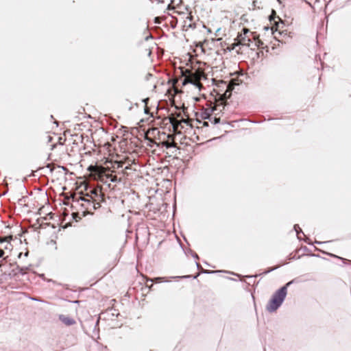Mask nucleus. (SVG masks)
Segmentation results:
<instances>
[{
    "label": "nucleus",
    "instance_id": "f257e3e1",
    "mask_svg": "<svg viewBox=\"0 0 351 351\" xmlns=\"http://www.w3.org/2000/svg\"><path fill=\"white\" fill-rule=\"evenodd\" d=\"M247 47L252 50L256 48L265 49L267 46L259 38L256 32H251L249 29L243 27L238 34L235 41L227 47L229 51H235L237 53H242V47Z\"/></svg>",
    "mask_w": 351,
    "mask_h": 351
},
{
    "label": "nucleus",
    "instance_id": "f03ea898",
    "mask_svg": "<svg viewBox=\"0 0 351 351\" xmlns=\"http://www.w3.org/2000/svg\"><path fill=\"white\" fill-rule=\"evenodd\" d=\"M180 77L173 78L171 80L172 87L167 90V93L169 96L174 97L177 93L180 91L176 86V84L179 82H182V85L184 86L187 84H191L195 86L196 87L200 88L202 86L201 83L202 78H206L205 73L203 69L198 68L191 69L180 68ZM171 82V80L169 81Z\"/></svg>",
    "mask_w": 351,
    "mask_h": 351
},
{
    "label": "nucleus",
    "instance_id": "7ed1b4c3",
    "mask_svg": "<svg viewBox=\"0 0 351 351\" xmlns=\"http://www.w3.org/2000/svg\"><path fill=\"white\" fill-rule=\"evenodd\" d=\"M226 105V99L221 96L219 99L215 101L213 106L205 109L202 117L204 119H208V121H204L203 125L208 126V122H210L213 125L220 123Z\"/></svg>",
    "mask_w": 351,
    "mask_h": 351
},
{
    "label": "nucleus",
    "instance_id": "20e7f679",
    "mask_svg": "<svg viewBox=\"0 0 351 351\" xmlns=\"http://www.w3.org/2000/svg\"><path fill=\"white\" fill-rule=\"evenodd\" d=\"M87 170L90 172V177L95 180H98L104 183L108 181L116 182H121V178L118 179L116 175L110 172L109 166L104 167L101 165H90Z\"/></svg>",
    "mask_w": 351,
    "mask_h": 351
},
{
    "label": "nucleus",
    "instance_id": "39448f33",
    "mask_svg": "<svg viewBox=\"0 0 351 351\" xmlns=\"http://www.w3.org/2000/svg\"><path fill=\"white\" fill-rule=\"evenodd\" d=\"M169 121L173 126V131L176 133H184L188 130H191L192 128V119L185 114H182L181 113H179L176 117L171 116L169 117Z\"/></svg>",
    "mask_w": 351,
    "mask_h": 351
},
{
    "label": "nucleus",
    "instance_id": "423d86ee",
    "mask_svg": "<svg viewBox=\"0 0 351 351\" xmlns=\"http://www.w3.org/2000/svg\"><path fill=\"white\" fill-rule=\"evenodd\" d=\"M294 282L295 280H293L287 282L285 286L275 292L267 304L266 308L268 311L274 312L277 310V308L282 304L287 295V287Z\"/></svg>",
    "mask_w": 351,
    "mask_h": 351
},
{
    "label": "nucleus",
    "instance_id": "0eeeda50",
    "mask_svg": "<svg viewBox=\"0 0 351 351\" xmlns=\"http://www.w3.org/2000/svg\"><path fill=\"white\" fill-rule=\"evenodd\" d=\"M91 198L88 193L83 191L75 192L73 195V201L78 203L87 212H89L92 208L97 209L98 208L95 202L91 200Z\"/></svg>",
    "mask_w": 351,
    "mask_h": 351
},
{
    "label": "nucleus",
    "instance_id": "6e6552de",
    "mask_svg": "<svg viewBox=\"0 0 351 351\" xmlns=\"http://www.w3.org/2000/svg\"><path fill=\"white\" fill-rule=\"evenodd\" d=\"M84 192L91 197V200L95 202L96 206L100 207V202L104 200V195L101 193V187L93 188L88 186L87 184L84 185Z\"/></svg>",
    "mask_w": 351,
    "mask_h": 351
},
{
    "label": "nucleus",
    "instance_id": "1a4fd4ad",
    "mask_svg": "<svg viewBox=\"0 0 351 351\" xmlns=\"http://www.w3.org/2000/svg\"><path fill=\"white\" fill-rule=\"evenodd\" d=\"M160 132L159 129L154 128L147 130L145 134V137L153 143V140H156V138L159 136Z\"/></svg>",
    "mask_w": 351,
    "mask_h": 351
},
{
    "label": "nucleus",
    "instance_id": "9d476101",
    "mask_svg": "<svg viewBox=\"0 0 351 351\" xmlns=\"http://www.w3.org/2000/svg\"><path fill=\"white\" fill-rule=\"evenodd\" d=\"M169 138L167 134L164 132H161L159 136L156 138V140H153V143L162 146H164L166 138Z\"/></svg>",
    "mask_w": 351,
    "mask_h": 351
},
{
    "label": "nucleus",
    "instance_id": "9b49d317",
    "mask_svg": "<svg viewBox=\"0 0 351 351\" xmlns=\"http://www.w3.org/2000/svg\"><path fill=\"white\" fill-rule=\"evenodd\" d=\"M126 162L125 161H110L109 163H110L111 166L109 167L110 168V172H112V173L114 172H115V169H119V168H121L123 167L124 165V163ZM106 163H108V161H106Z\"/></svg>",
    "mask_w": 351,
    "mask_h": 351
},
{
    "label": "nucleus",
    "instance_id": "f8f14e48",
    "mask_svg": "<svg viewBox=\"0 0 351 351\" xmlns=\"http://www.w3.org/2000/svg\"><path fill=\"white\" fill-rule=\"evenodd\" d=\"M169 138H166L164 146L167 148L176 147V143L174 140V136L173 134H167Z\"/></svg>",
    "mask_w": 351,
    "mask_h": 351
},
{
    "label": "nucleus",
    "instance_id": "ddd939ff",
    "mask_svg": "<svg viewBox=\"0 0 351 351\" xmlns=\"http://www.w3.org/2000/svg\"><path fill=\"white\" fill-rule=\"evenodd\" d=\"M59 319L61 322H62L64 324H65L67 326L72 325L75 323V321L72 318H71L70 317L64 315H60L59 316Z\"/></svg>",
    "mask_w": 351,
    "mask_h": 351
},
{
    "label": "nucleus",
    "instance_id": "4468645a",
    "mask_svg": "<svg viewBox=\"0 0 351 351\" xmlns=\"http://www.w3.org/2000/svg\"><path fill=\"white\" fill-rule=\"evenodd\" d=\"M125 160H126V162L124 163V165L127 164L128 165L125 167V168L123 171V173L125 174L127 173V170L130 169L132 164L134 163V160H132L129 158H125L123 161H125Z\"/></svg>",
    "mask_w": 351,
    "mask_h": 351
},
{
    "label": "nucleus",
    "instance_id": "2eb2a0df",
    "mask_svg": "<svg viewBox=\"0 0 351 351\" xmlns=\"http://www.w3.org/2000/svg\"><path fill=\"white\" fill-rule=\"evenodd\" d=\"M192 16L189 14V16L186 17V20L184 21V26L191 27L192 26L191 22L192 21Z\"/></svg>",
    "mask_w": 351,
    "mask_h": 351
},
{
    "label": "nucleus",
    "instance_id": "dca6fc26",
    "mask_svg": "<svg viewBox=\"0 0 351 351\" xmlns=\"http://www.w3.org/2000/svg\"><path fill=\"white\" fill-rule=\"evenodd\" d=\"M236 80H232L230 83L229 84V85L228 86V90H230V89H232L233 88V86L236 84H239L238 83H236L235 82Z\"/></svg>",
    "mask_w": 351,
    "mask_h": 351
},
{
    "label": "nucleus",
    "instance_id": "f3484780",
    "mask_svg": "<svg viewBox=\"0 0 351 351\" xmlns=\"http://www.w3.org/2000/svg\"><path fill=\"white\" fill-rule=\"evenodd\" d=\"M66 141V138L64 136H60L58 138V144L59 145H64Z\"/></svg>",
    "mask_w": 351,
    "mask_h": 351
},
{
    "label": "nucleus",
    "instance_id": "a211bd4d",
    "mask_svg": "<svg viewBox=\"0 0 351 351\" xmlns=\"http://www.w3.org/2000/svg\"><path fill=\"white\" fill-rule=\"evenodd\" d=\"M152 3H164L165 0H151Z\"/></svg>",
    "mask_w": 351,
    "mask_h": 351
},
{
    "label": "nucleus",
    "instance_id": "6ab92c4d",
    "mask_svg": "<svg viewBox=\"0 0 351 351\" xmlns=\"http://www.w3.org/2000/svg\"><path fill=\"white\" fill-rule=\"evenodd\" d=\"M161 19H162V18H161V17H156V19H155V23H161V21H160V20H161Z\"/></svg>",
    "mask_w": 351,
    "mask_h": 351
},
{
    "label": "nucleus",
    "instance_id": "aec40b11",
    "mask_svg": "<svg viewBox=\"0 0 351 351\" xmlns=\"http://www.w3.org/2000/svg\"><path fill=\"white\" fill-rule=\"evenodd\" d=\"M271 30H272V34L274 35V37L276 38V39H278L277 38V35H276V32H277V29H276L275 31H274V27L271 28Z\"/></svg>",
    "mask_w": 351,
    "mask_h": 351
},
{
    "label": "nucleus",
    "instance_id": "412c9836",
    "mask_svg": "<svg viewBox=\"0 0 351 351\" xmlns=\"http://www.w3.org/2000/svg\"><path fill=\"white\" fill-rule=\"evenodd\" d=\"M8 237L0 238V242L6 241H8Z\"/></svg>",
    "mask_w": 351,
    "mask_h": 351
},
{
    "label": "nucleus",
    "instance_id": "4be33fe9",
    "mask_svg": "<svg viewBox=\"0 0 351 351\" xmlns=\"http://www.w3.org/2000/svg\"><path fill=\"white\" fill-rule=\"evenodd\" d=\"M4 254V251L3 250H0V258L2 257Z\"/></svg>",
    "mask_w": 351,
    "mask_h": 351
},
{
    "label": "nucleus",
    "instance_id": "5701e85b",
    "mask_svg": "<svg viewBox=\"0 0 351 351\" xmlns=\"http://www.w3.org/2000/svg\"><path fill=\"white\" fill-rule=\"evenodd\" d=\"M47 138H48V141L51 142L52 138L50 136H48Z\"/></svg>",
    "mask_w": 351,
    "mask_h": 351
},
{
    "label": "nucleus",
    "instance_id": "b1692460",
    "mask_svg": "<svg viewBox=\"0 0 351 351\" xmlns=\"http://www.w3.org/2000/svg\"><path fill=\"white\" fill-rule=\"evenodd\" d=\"M28 254H29V252H27L25 254V256H28Z\"/></svg>",
    "mask_w": 351,
    "mask_h": 351
},
{
    "label": "nucleus",
    "instance_id": "393cba45",
    "mask_svg": "<svg viewBox=\"0 0 351 351\" xmlns=\"http://www.w3.org/2000/svg\"><path fill=\"white\" fill-rule=\"evenodd\" d=\"M21 255H22V253H20V254H19V258H21Z\"/></svg>",
    "mask_w": 351,
    "mask_h": 351
}]
</instances>
